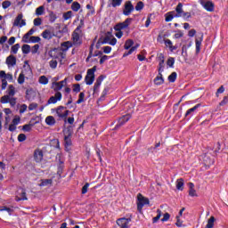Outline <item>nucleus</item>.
I'll return each mask as SVG.
<instances>
[{
	"label": "nucleus",
	"mask_w": 228,
	"mask_h": 228,
	"mask_svg": "<svg viewBox=\"0 0 228 228\" xmlns=\"http://www.w3.org/2000/svg\"><path fill=\"white\" fill-rule=\"evenodd\" d=\"M5 95L1 98L2 104H10L12 107L17 104V98L13 97L16 94L15 86L13 85H10L7 88Z\"/></svg>",
	"instance_id": "obj_1"
},
{
	"label": "nucleus",
	"mask_w": 228,
	"mask_h": 228,
	"mask_svg": "<svg viewBox=\"0 0 228 228\" xmlns=\"http://www.w3.org/2000/svg\"><path fill=\"white\" fill-rule=\"evenodd\" d=\"M83 24V20H81L80 25H78L72 33L71 40L73 42V45H81V44H83V31L81 30Z\"/></svg>",
	"instance_id": "obj_2"
},
{
	"label": "nucleus",
	"mask_w": 228,
	"mask_h": 228,
	"mask_svg": "<svg viewBox=\"0 0 228 228\" xmlns=\"http://www.w3.org/2000/svg\"><path fill=\"white\" fill-rule=\"evenodd\" d=\"M0 79L2 80V90H6V86H8L7 81H13V75L12 73L6 74L4 70H0Z\"/></svg>",
	"instance_id": "obj_3"
},
{
	"label": "nucleus",
	"mask_w": 228,
	"mask_h": 228,
	"mask_svg": "<svg viewBox=\"0 0 228 228\" xmlns=\"http://www.w3.org/2000/svg\"><path fill=\"white\" fill-rule=\"evenodd\" d=\"M96 70H97V68L95 66L87 70V74L85 77L86 85H88V86L94 85V81H95Z\"/></svg>",
	"instance_id": "obj_4"
},
{
	"label": "nucleus",
	"mask_w": 228,
	"mask_h": 228,
	"mask_svg": "<svg viewBox=\"0 0 228 228\" xmlns=\"http://www.w3.org/2000/svg\"><path fill=\"white\" fill-rule=\"evenodd\" d=\"M137 200V210L139 211V213H142L143 206H147V204H149V199L143 197V195L142 194H138Z\"/></svg>",
	"instance_id": "obj_5"
},
{
	"label": "nucleus",
	"mask_w": 228,
	"mask_h": 228,
	"mask_svg": "<svg viewBox=\"0 0 228 228\" xmlns=\"http://www.w3.org/2000/svg\"><path fill=\"white\" fill-rule=\"evenodd\" d=\"M131 22H133V19L127 18L125 21H123L121 23H118L114 27V29H115V31H122V29H126L127 28H129V26L131 25Z\"/></svg>",
	"instance_id": "obj_6"
},
{
	"label": "nucleus",
	"mask_w": 228,
	"mask_h": 228,
	"mask_svg": "<svg viewBox=\"0 0 228 228\" xmlns=\"http://www.w3.org/2000/svg\"><path fill=\"white\" fill-rule=\"evenodd\" d=\"M133 12H134V5H133V3H131V1H126L123 9V15H126L127 17L130 13H133Z\"/></svg>",
	"instance_id": "obj_7"
},
{
	"label": "nucleus",
	"mask_w": 228,
	"mask_h": 228,
	"mask_svg": "<svg viewBox=\"0 0 228 228\" xmlns=\"http://www.w3.org/2000/svg\"><path fill=\"white\" fill-rule=\"evenodd\" d=\"M63 86H67V78L64 80H61L60 82H53L52 83V88L54 90V92H60Z\"/></svg>",
	"instance_id": "obj_8"
},
{
	"label": "nucleus",
	"mask_w": 228,
	"mask_h": 228,
	"mask_svg": "<svg viewBox=\"0 0 228 228\" xmlns=\"http://www.w3.org/2000/svg\"><path fill=\"white\" fill-rule=\"evenodd\" d=\"M23 17L24 15H22V13L18 14L14 20L13 26L18 28L26 26V20H22Z\"/></svg>",
	"instance_id": "obj_9"
},
{
	"label": "nucleus",
	"mask_w": 228,
	"mask_h": 228,
	"mask_svg": "<svg viewBox=\"0 0 228 228\" xmlns=\"http://www.w3.org/2000/svg\"><path fill=\"white\" fill-rule=\"evenodd\" d=\"M200 3L207 12H213L215 10V4L211 1L200 0Z\"/></svg>",
	"instance_id": "obj_10"
},
{
	"label": "nucleus",
	"mask_w": 228,
	"mask_h": 228,
	"mask_svg": "<svg viewBox=\"0 0 228 228\" xmlns=\"http://www.w3.org/2000/svg\"><path fill=\"white\" fill-rule=\"evenodd\" d=\"M15 200L20 202V200H28V196H26V190L20 188L18 190Z\"/></svg>",
	"instance_id": "obj_11"
},
{
	"label": "nucleus",
	"mask_w": 228,
	"mask_h": 228,
	"mask_svg": "<svg viewBox=\"0 0 228 228\" xmlns=\"http://www.w3.org/2000/svg\"><path fill=\"white\" fill-rule=\"evenodd\" d=\"M58 101H61V94L60 92L55 93L54 96L49 98L46 106H49V104H56Z\"/></svg>",
	"instance_id": "obj_12"
},
{
	"label": "nucleus",
	"mask_w": 228,
	"mask_h": 228,
	"mask_svg": "<svg viewBox=\"0 0 228 228\" xmlns=\"http://www.w3.org/2000/svg\"><path fill=\"white\" fill-rule=\"evenodd\" d=\"M202 40H204V34L200 33L195 39L196 54H199V53H200V45H202Z\"/></svg>",
	"instance_id": "obj_13"
},
{
	"label": "nucleus",
	"mask_w": 228,
	"mask_h": 228,
	"mask_svg": "<svg viewBox=\"0 0 228 228\" xmlns=\"http://www.w3.org/2000/svg\"><path fill=\"white\" fill-rule=\"evenodd\" d=\"M129 222H131L130 218H119L117 220V224L121 228H129Z\"/></svg>",
	"instance_id": "obj_14"
},
{
	"label": "nucleus",
	"mask_w": 228,
	"mask_h": 228,
	"mask_svg": "<svg viewBox=\"0 0 228 228\" xmlns=\"http://www.w3.org/2000/svg\"><path fill=\"white\" fill-rule=\"evenodd\" d=\"M56 113L60 118H67V117H69V110H67L63 106L59 107Z\"/></svg>",
	"instance_id": "obj_15"
},
{
	"label": "nucleus",
	"mask_w": 228,
	"mask_h": 228,
	"mask_svg": "<svg viewBox=\"0 0 228 228\" xmlns=\"http://www.w3.org/2000/svg\"><path fill=\"white\" fill-rule=\"evenodd\" d=\"M34 159L37 163H40L44 159V151L40 149L35 150Z\"/></svg>",
	"instance_id": "obj_16"
},
{
	"label": "nucleus",
	"mask_w": 228,
	"mask_h": 228,
	"mask_svg": "<svg viewBox=\"0 0 228 228\" xmlns=\"http://www.w3.org/2000/svg\"><path fill=\"white\" fill-rule=\"evenodd\" d=\"M72 137V133L70 131H67L64 133V143L65 147H70L72 145V140L70 139Z\"/></svg>",
	"instance_id": "obj_17"
},
{
	"label": "nucleus",
	"mask_w": 228,
	"mask_h": 228,
	"mask_svg": "<svg viewBox=\"0 0 228 228\" xmlns=\"http://www.w3.org/2000/svg\"><path fill=\"white\" fill-rule=\"evenodd\" d=\"M102 81H104V77L100 76L94 86V94H98L99 89L101 88V85H102Z\"/></svg>",
	"instance_id": "obj_18"
},
{
	"label": "nucleus",
	"mask_w": 228,
	"mask_h": 228,
	"mask_svg": "<svg viewBox=\"0 0 228 228\" xmlns=\"http://www.w3.org/2000/svg\"><path fill=\"white\" fill-rule=\"evenodd\" d=\"M184 13V11L183 10V3H179L175 11V19L182 17Z\"/></svg>",
	"instance_id": "obj_19"
},
{
	"label": "nucleus",
	"mask_w": 228,
	"mask_h": 228,
	"mask_svg": "<svg viewBox=\"0 0 228 228\" xmlns=\"http://www.w3.org/2000/svg\"><path fill=\"white\" fill-rule=\"evenodd\" d=\"M5 63L8 67H15V65H17V58L13 55H9L6 58Z\"/></svg>",
	"instance_id": "obj_20"
},
{
	"label": "nucleus",
	"mask_w": 228,
	"mask_h": 228,
	"mask_svg": "<svg viewBox=\"0 0 228 228\" xmlns=\"http://www.w3.org/2000/svg\"><path fill=\"white\" fill-rule=\"evenodd\" d=\"M130 119H131L130 114H126V115L121 117L118 120V124L117 125V127H118L120 126H124V124H126V122H129Z\"/></svg>",
	"instance_id": "obj_21"
},
{
	"label": "nucleus",
	"mask_w": 228,
	"mask_h": 228,
	"mask_svg": "<svg viewBox=\"0 0 228 228\" xmlns=\"http://www.w3.org/2000/svg\"><path fill=\"white\" fill-rule=\"evenodd\" d=\"M36 96H37V93H35V90L27 89V91H26V99L28 101H33V99H35Z\"/></svg>",
	"instance_id": "obj_22"
},
{
	"label": "nucleus",
	"mask_w": 228,
	"mask_h": 228,
	"mask_svg": "<svg viewBox=\"0 0 228 228\" xmlns=\"http://www.w3.org/2000/svg\"><path fill=\"white\" fill-rule=\"evenodd\" d=\"M73 44L70 41H66L63 42L61 45V51H62L63 53L67 52L68 49H70V47H72Z\"/></svg>",
	"instance_id": "obj_23"
},
{
	"label": "nucleus",
	"mask_w": 228,
	"mask_h": 228,
	"mask_svg": "<svg viewBox=\"0 0 228 228\" xmlns=\"http://www.w3.org/2000/svg\"><path fill=\"white\" fill-rule=\"evenodd\" d=\"M41 37L45 38V40H51L54 35H53V32L49 29H45V31L42 32Z\"/></svg>",
	"instance_id": "obj_24"
},
{
	"label": "nucleus",
	"mask_w": 228,
	"mask_h": 228,
	"mask_svg": "<svg viewBox=\"0 0 228 228\" xmlns=\"http://www.w3.org/2000/svg\"><path fill=\"white\" fill-rule=\"evenodd\" d=\"M199 108H200V104H196L194 107L189 109L185 113V117H190V115L191 117L193 116V113H195Z\"/></svg>",
	"instance_id": "obj_25"
},
{
	"label": "nucleus",
	"mask_w": 228,
	"mask_h": 228,
	"mask_svg": "<svg viewBox=\"0 0 228 228\" xmlns=\"http://www.w3.org/2000/svg\"><path fill=\"white\" fill-rule=\"evenodd\" d=\"M174 19H175V11L169 12L166 14V22H172Z\"/></svg>",
	"instance_id": "obj_26"
},
{
	"label": "nucleus",
	"mask_w": 228,
	"mask_h": 228,
	"mask_svg": "<svg viewBox=\"0 0 228 228\" xmlns=\"http://www.w3.org/2000/svg\"><path fill=\"white\" fill-rule=\"evenodd\" d=\"M176 190L183 191L184 190V179L180 178L176 180Z\"/></svg>",
	"instance_id": "obj_27"
},
{
	"label": "nucleus",
	"mask_w": 228,
	"mask_h": 228,
	"mask_svg": "<svg viewBox=\"0 0 228 228\" xmlns=\"http://www.w3.org/2000/svg\"><path fill=\"white\" fill-rule=\"evenodd\" d=\"M189 195L190 197H197V191H195V185L193 183H189Z\"/></svg>",
	"instance_id": "obj_28"
},
{
	"label": "nucleus",
	"mask_w": 228,
	"mask_h": 228,
	"mask_svg": "<svg viewBox=\"0 0 228 228\" xmlns=\"http://www.w3.org/2000/svg\"><path fill=\"white\" fill-rule=\"evenodd\" d=\"M122 4V0H109L108 6H112V8H117V6H120Z\"/></svg>",
	"instance_id": "obj_29"
},
{
	"label": "nucleus",
	"mask_w": 228,
	"mask_h": 228,
	"mask_svg": "<svg viewBox=\"0 0 228 228\" xmlns=\"http://www.w3.org/2000/svg\"><path fill=\"white\" fill-rule=\"evenodd\" d=\"M155 85H163L165 83V79H163V75L161 72H159V76H157L154 79Z\"/></svg>",
	"instance_id": "obj_30"
},
{
	"label": "nucleus",
	"mask_w": 228,
	"mask_h": 228,
	"mask_svg": "<svg viewBox=\"0 0 228 228\" xmlns=\"http://www.w3.org/2000/svg\"><path fill=\"white\" fill-rule=\"evenodd\" d=\"M138 47H140V45L137 44L135 45L134 46H132L128 52H126L124 54H123V58H126V56H129V54H133V53H134V51H136V49H138Z\"/></svg>",
	"instance_id": "obj_31"
},
{
	"label": "nucleus",
	"mask_w": 228,
	"mask_h": 228,
	"mask_svg": "<svg viewBox=\"0 0 228 228\" xmlns=\"http://www.w3.org/2000/svg\"><path fill=\"white\" fill-rule=\"evenodd\" d=\"M45 123L47 126H54V124H56V119H54V117L53 116H48L45 118Z\"/></svg>",
	"instance_id": "obj_32"
},
{
	"label": "nucleus",
	"mask_w": 228,
	"mask_h": 228,
	"mask_svg": "<svg viewBox=\"0 0 228 228\" xmlns=\"http://www.w3.org/2000/svg\"><path fill=\"white\" fill-rule=\"evenodd\" d=\"M21 51L23 54H29V53H31V46L29 45H23Z\"/></svg>",
	"instance_id": "obj_33"
},
{
	"label": "nucleus",
	"mask_w": 228,
	"mask_h": 228,
	"mask_svg": "<svg viewBox=\"0 0 228 228\" xmlns=\"http://www.w3.org/2000/svg\"><path fill=\"white\" fill-rule=\"evenodd\" d=\"M81 9V4L78 2H73L71 4V10L73 12H79Z\"/></svg>",
	"instance_id": "obj_34"
},
{
	"label": "nucleus",
	"mask_w": 228,
	"mask_h": 228,
	"mask_svg": "<svg viewBox=\"0 0 228 228\" xmlns=\"http://www.w3.org/2000/svg\"><path fill=\"white\" fill-rule=\"evenodd\" d=\"M53 184V179L41 180L40 186H51Z\"/></svg>",
	"instance_id": "obj_35"
},
{
	"label": "nucleus",
	"mask_w": 228,
	"mask_h": 228,
	"mask_svg": "<svg viewBox=\"0 0 228 228\" xmlns=\"http://www.w3.org/2000/svg\"><path fill=\"white\" fill-rule=\"evenodd\" d=\"M213 227H215V216H211L208 220V224L206 225V228H213Z\"/></svg>",
	"instance_id": "obj_36"
},
{
	"label": "nucleus",
	"mask_w": 228,
	"mask_h": 228,
	"mask_svg": "<svg viewBox=\"0 0 228 228\" xmlns=\"http://www.w3.org/2000/svg\"><path fill=\"white\" fill-rule=\"evenodd\" d=\"M25 76H26V71H21V73L19 75L18 77V83L19 85H23L24 83V79H25Z\"/></svg>",
	"instance_id": "obj_37"
},
{
	"label": "nucleus",
	"mask_w": 228,
	"mask_h": 228,
	"mask_svg": "<svg viewBox=\"0 0 228 228\" xmlns=\"http://www.w3.org/2000/svg\"><path fill=\"white\" fill-rule=\"evenodd\" d=\"M45 12V7H44V5H41L36 9V15L37 16L44 15Z\"/></svg>",
	"instance_id": "obj_38"
},
{
	"label": "nucleus",
	"mask_w": 228,
	"mask_h": 228,
	"mask_svg": "<svg viewBox=\"0 0 228 228\" xmlns=\"http://www.w3.org/2000/svg\"><path fill=\"white\" fill-rule=\"evenodd\" d=\"M134 44V41H133L132 39H127L125 43V49L127 50V49H131V47H133Z\"/></svg>",
	"instance_id": "obj_39"
},
{
	"label": "nucleus",
	"mask_w": 228,
	"mask_h": 228,
	"mask_svg": "<svg viewBox=\"0 0 228 228\" xmlns=\"http://www.w3.org/2000/svg\"><path fill=\"white\" fill-rule=\"evenodd\" d=\"M111 40V38L110 37H105L102 40V42L98 41L96 44V47L99 48L101 44H110V41Z\"/></svg>",
	"instance_id": "obj_40"
},
{
	"label": "nucleus",
	"mask_w": 228,
	"mask_h": 228,
	"mask_svg": "<svg viewBox=\"0 0 228 228\" xmlns=\"http://www.w3.org/2000/svg\"><path fill=\"white\" fill-rule=\"evenodd\" d=\"M40 85H47L49 83V78L45 76H41L38 79Z\"/></svg>",
	"instance_id": "obj_41"
},
{
	"label": "nucleus",
	"mask_w": 228,
	"mask_h": 228,
	"mask_svg": "<svg viewBox=\"0 0 228 228\" xmlns=\"http://www.w3.org/2000/svg\"><path fill=\"white\" fill-rule=\"evenodd\" d=\"M143 6H145V4H143V2L140 1L134 8L136 10V12H142V10H143Z\"/></svg>",
	"instance_id": "obj_42"
},
{
	"label": "nucleus",
	"mask_w": 228,
	"mask_h": 228,
	"mask_svg": "<svg viewBox=\"0 0 228 228\" xmlns=\"http://www.w3.org/2000/svg\"><path fill=\"white\" fill-rule=\"evenodd\" d=\"M168 81L169 83H175V79H177V73L173 72L169 77H168Z\"/></svg>",
	"instance_id": "obj_43"
},
{
	"label": "nucleus",
	"mask_w": 228,
	"mask_h": 228,
	"mask_svg": "<svg viewBox=\"0 0 228 228\" xmlns=\"http://www.w3.org/2000/svg\"><path fill=\"white\" fill-rule=\"evenodd\" d=\"M19 49H20V45L16 44L12 46L11 53H12V54H17V53L19 52Z\"/></svg>",
	"instance_id": "obj_44"
},
{
	"label": "nucleus",
	"mask_w": 228,
	"mask_h": 228,
	"mask_svg": "<svg viewBox=\"0 0 228 228\" xmlns=\"http://www.w3.org/2000/svg\"><path fill=\"white\" fill-rule=\"evenodd\" d=\"M0 211H6L8 215H12L13 213V207L8 208V207H2L0 208Z\"/></svg>",
	"instance_id": "obj_45"
},
{
	"label": "nucleus",
	"mask_w": 228,
	"mask_h": 228,
	"mask_svg": "<svg viewBox=\"0 0 228 228\" xmlns=\"http://www.w3.org/2000/svg\"><path fill=\"white\" fill-rule=\"evenodd\" d=\"M40 42V37L32 36L29 37V44H38Z\"/></svg>",
	"instance_id": "obj_46"
},
{
	"label": "nucleus",
	"mask_w": 228,
	"mask_h": 228,
	"mask_svg": "<svg viewBox=\"0 0 228 228\" xmlns=\"http://www.w3.org/2000/svg\"><path fill=\"white\" fill-rule=\"evenodd\" d=\"M56 19H58V16H56V14L53 12H50L49 13V20L50 22H55Z\"/></svg>",
	"instance_id": "obj_47"
},
{
	"label": "nucleus",
	"mask_w": 228,
	"mask_h": 228,
	"mask_svg": "<svg viewBox=\"0 0 228 228\" xmlns=\"http://www.w3.org/2000/svg\"><path fill=\"white\" fill-rule=\"evenodd\" d=\"M33 127V125L32 124H27V125H24L23 127H22V130L25 132V133H29V131H31Z\"/></svg>",
	"instance_id": "obj_48"
},
{
	"label": "nucleus",
	"mask_w": 228,
	"mask_h": 228,
	"mask_svg": "<svg viewBox=\"0 0 228 228\" xmlns=\"http://www.w3.org/2000/svg\"><path fill=\"white\" fill-rule=\"evenodd\" d=\"M12 6V2L5 0L2 3V8H4V10H6L7 8H10Z\"/></svg>",
	"instance_id": "obj_49"
},
{
	"label": "nucleus",
	"mask_w": 228,
	"mask_h": 228,
	"mask_svg": "<svg viewBox=\"0 0 228 228\" xmlns=\"http://www.w3.org/2000/svg\"><path fill=\"white\" fill-rule=\"evenodd\" d=\"M64 20H69V19H72V11H69L63 13Z\"/></svg>",
	"instance_id": "obj_50"
},
{
	"label": "nucleus",
	"mask_w": 228,
	"mask_h": 228,
	"mask_svg": "<svg viewBox=\"0 0 228 228\" xmlns=\"http://www.w3.org/2000/svg\"><path fill=\"white\" fill-rule=\"evenodd\" d=\"M73 92H75V94H79L81 92V86L79 84H74Z\"/></svg>",
	"instance_id": "obj_51"
},
{
	"label": "nucleus",
	"mask_w": 228,
	"mask_h": 228,
	"mask_svg": "<svg viewBox=\"0 0 228 228\" xmlns=\"http://www.w3.org/2000/svg\"><path fill=\"white\" fill-rule=\"evenodd\" d=\"M38 49H40V45H35L34 46H32V48H30V51L32 54H37L38 53Z\"/></svg>",
	"instance_id": "obj_52"
},
{
	"label": "nucleus",
	"mask_w": 228,
	"mask_h": 228,
	"mask_svg": "<svg viewBox=\"0 0 228 228\" xmlns=\"http://www.w3.org/2000/svg\"><path fill=\"white\" fill-rule=\"evenodd\" d=\"M85 102V93H80L79 94V98L77 101V104H81V102Z\"/></svg>",
	"instance_id": "obj_53"
},
{
	"label": "nucleus",
	"mask_w": 228,
	"mask_h": 228,
	"mask_svg": "<svg viewBox=\"0 0 228 228\" xmlns=\"http://www.w3.org/2000/svg\"><path fill=\"white\" fill-rule=\"evenodd\" d=\"M38 108V103L32 102L28 105V110L33 111L34 110H37Z\"/></svg>",
	"instance_id": "obj_54"
},
{
	"label": "nucleus",
	"mask_w": 228,
	"mask_h": 228,
	"mask_svg": "<svg viewBox=\"0 0 228 228\" xmlns=\"http://www.w3.org/2000/svg\"><path fill=\"white\" fill-rule=\"evenodd\" d=\"M90 187V183H86L83 187H82V195H85L86 193L88 192V188Z\"/></svg>",
	"instance_id": "obj_55"
},
{
	"label": "nucleus",
	"mask_w": 228,
	"mask_h": 228,
	"mask_svg": "<svg viewBox=\"0 0 228 228\" xmlns=\"http://www.w3.org/2000/svg\"><path fill=\"white\" fill-rule=\"evenodd\" d=\"M184 20H188V19H191V12H183L181 16Z\"/></svg>",
	"instance_id": "obj_56"
},
{
	"label": "nucleus",
	"mask_w": 228,
	"mask_h": 228,
	"mask_svg": "<svg viewBox=\"0 0 228 228\" xmlns=\"http://www.w3.org/2000/svg\"><path fill=\"white\" fill-rule=\"evenodd\" d=\"M49 65L51 69H56V67H58V61L56 60H52L50 61Z\"/></svg>",
	"instance_id": "obj_57"
},
{
	"label": "nucleus",
	"mask_w": 228,
	"mask_h": 228,
	"mask_svg": "<svg viewBox=\"0 0 228 228\" xmlns=\"http://www.w3.org/2000/svg\"><path fill=\"white\" fill-rule=\"evenodd\" d=\"M224 92H225V87H224V86H221L216 93V97H218L220 94H224Z\"/></svg>",
	"instance_id": "obj_58"
},
{
	"label": "nucleus",
	"mask_w": 228,
	"mask_h": 228,
	"mask_svg": "<svg viewBox=\"0 0 228 228\" xmlns=\"http://www.w3.org/2000/svg\"><path fill=\"white\" fill-rule=\"evenodd\" d=\"M108 92H109L108 88H105V89L102 91V95H101V97H100V100H101V101H104V99L106 98V95H108Z\"/></svg>",
	"instance_id": "obj_59"
},
{
	"label": "nucleus",
	"mask_w": 228,
	"mask_h": 228,
	"mask_svg": "<svg viewBox=\"0 0 228 228\" xmlns=\"http://www.w3.org/2000/svg\"><path fill=\"white\" fill-rule=\"evenodd\" d=\"M34 26H42V19L41 18H36L34 20Z\"/></svg>",
	"instance_id": "obj_60"
},
{
	"label": "nucleus",
	"mask_w": 228,
	"mask_h": 228,
	"mask_svg": "<svg viewBox=\"0 0 228 228\" xmlns=\"http://www.w3.org/2000/svg\"><path fill=\"white\" fill-rule=\"evenodd\" d=\"M174 63H175V60L173 57H170L167 60V65L168 67H174Z\"/></svg>",
	"instance_id": "obj_61"
},
{
	"label": "nucleus",
	"mask_w": 228,
	"mask_h": 228,
	"mask_svg": "<svg viewBox=\"0 0 228 228\" xmlns=\"http://www.w3.org/2000/svg\"><path fill=\"white\" fill-rule=\"evenodd\" d=\"M168 220H170V214L165 213L161 222H168Z\"/></svg>",
	"instance_id": "obj_62"
},
{
	"label": "nucleus",
	"mask_w": 228,
	"mask_h": 228,
	"mask_svg": "<svg viewBox=\"0 0 228 228\" xmlns=\"http://www.w3.org/2000/svg\"><path fill=\"white\" fill-rule=\"evenodd\" d=\"M29 35H28V33L27 34H25L24 36H23V38H22V41L25 43V44H29Z\"/></svg>",
	"instance_id": "obj_63"
},
{
	"label": "nucleus",
	"mask_w": 228,
	"mask_h": 228,
	"mask_svg": "<svg viewBox=\"0 0 228 228\" xmlns=\"http://www.w3.org/2000/svg\"><path fill=\"white\" fill-rule=\"evenodd\" d=\"M18 141H19V142H24V141H26V134H20L18 135Z\"/></svg>",
	"instance_id": "obj_64"
}]
</instances>
